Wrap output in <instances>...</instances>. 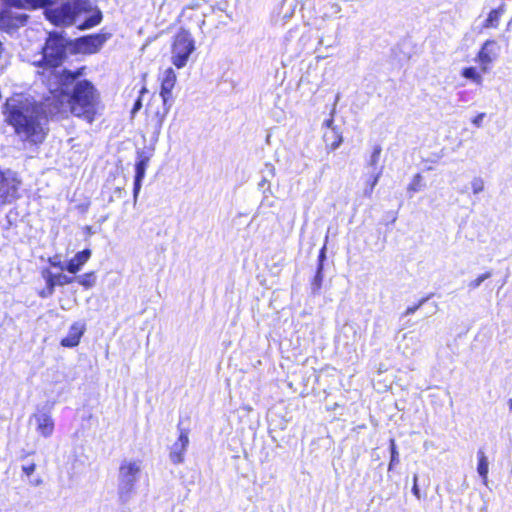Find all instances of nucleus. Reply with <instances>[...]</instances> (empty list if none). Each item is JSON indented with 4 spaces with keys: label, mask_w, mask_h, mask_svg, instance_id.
Masks as SVG:
<instances>
[{
    "label": "nucleus",
    "mask_w": 512,
    "mask_h": 512,
    "mask_svg": "<svg viewBox=\"0 0 512 512\" xmlns=\"http://www.w3.org/2000/svg\"><path fill=\"white\" fill-rule=\"evenodd\" d=\"M390 462L388 465V471L393 470L394 466L399 464V452L396 447L395 440L392 438L390 439Z\"/></svg>",
    "instance_id": "nucleus-29"
},
{
    "label": "nucleus",
    "mask_w": 512,
    "mask_h": 512,
    "mask_svg": "<svg viewBox=\"0 0 512 512\" xmlns=\"http://www.w3.org/2000/svg\"><path fill=\"white\" fill-rule=\"evenodd\" d=\"M73 41L63 36L62 32H51L43 48V60L50 67L48 81L52 86L53 71H59L57 68L66 57L67 49L73 51Z\"/></svg>",
    "instance_id": "nucleus-5"
},
{
    "label": "nucleus",
    "mask_w": 512,
    "mask_h": 512,
    "mask_svg": "<svg viewBox=\"0 0 512 512\" xmlns=\"http://www.w3.org/2000/svg\"><path fill=\"white\" fill-rule=\"evenodd\" d=\"M36 469L35 463H30L28 465L22 466V471L27 475L30 476Z\"/></svg>",
    "instance_id": "nucleus-37"
},
{
    "label": "nucleus",
    "mask_w": 512,
    "mask_h": 512,
    "mask_svg": "<svg viewBox=\"0 0 512 512\" xmlns=\"http://www.w3.org/2000/svg\"><path fill=\"white\" fill-rule=\"evenodd\" d=\"M462 77L473 81L477 85H481L483 82V77L477 71L475 67H466L461 72Z\"/></svg>",
    "instance_id": "nucleus-26"
},
{
    "label": "nucleus",
    "mask_w": 512,
    "mask_h": 512,
    "mask_svg": "<svg viewBox=\"0 0 512 512\" xmlns=\"http://www.w3.org/2000/svg\"><path fill=\"white\" fill-rule=\"evenodd\" d=\"M51 0H8V4L15 8L36 9L51 5Z\"/></svg>",
    "instance_id": "nucleus-22"
},
{
    "label": "nucleus",
    "mask_w": 512,
    "mask_h": 512,
    "mask_svg": "<svg viewBox=\"0 0 512 512\" xmlns=\"http://www.w3.org/2000/svg\"><path fill=\"white\" fill-rule=\"evenodd\" d=\"M20 182L11 171L0 172V199L11 202L18 197Z\"/></svg>",
    "instance_id": "nucleus-9"
},
{
    "label": "nucleus",
    "mask_w": 512,
    "mask_h": 512,
    "mask_svg": "<svg viewBox=\"0 0 512 512\" xmlns=\"http://www.w3.org/2000/svg\"><path fill=\"white\" fill-rule=\"evenodd\" d=\"M172 106V102H162V108L157 109L153 115L151 116L149 125L153 129V134L158 137L160 135L164 120L169 113V110Z\"/></svg>",
    "instance_id": "nucleus-15"
},
{
    "label": "nucleus",
    "mask_w": 512,
    "mask_h": 512,
    "mask_svg": "<svg viewBox=\"0 0 512 512\" xmlns=\"http://www.w3.org/2000/svg\"><path fill=\"white\" fill-rule=\"evenodd\" d=\"M262 173L263 176L258 184V187L263 191V193H265L266 191L270 192V178H273L275 175V167L270 163H266L265 169L263 170Z\"/></svg>",
    "instance_id": "nucleus-23"
},
{
    "label": "nucleus",
    "mask_w": 512,
    "mask_h": 512,
    "mask_svg": "<svg viewBox=\"0 0 512 512\" xmlns=\"http://www.w3.org/2000/svg\"><path fill=\"white\" fill-rule=\"evenodd\" d=\"M492 276V273L491 272H486V273H483L481 275H479L476 279L472 280L469 284H468V287L470 289H476L478 288L486 279L490 278Z\"/></svg>",
    "instance_id": "nucleus-33"
},
{
    "label": "nucleus",
    "mask_w": 512,
    "mask_h": 512,
    "mask_svg": "<svg viewBox=\"0 0 512 512\" xmlns=\"http://www.w3.org/2000/svg\"><path fill=\"white\" fill-rule=\"evenodd\" d=\"M40 296L41 297H50L51 295H48V286L46 285V289L43 290L41 293H40Z\"/></svg>",
    "instance_id": "nucleus-43"
},
{
    "label": "nucleus",
    "mask_w": 512,
    "mask_h": 512,
    "mask_svg": "<svg viewBox=\"0 0 512 512\" xmlns=\"http://www.w3.org/2000/svg\"><path fill=\"white\" fill-rule=\"evenodd\" d=\"M506 11V5L501 4L498 8L492 9L486 20L482 24L483 29L497 28L499 26L501 17Z\"/></svg>",
    "instance_id": "nucleus-21"
},
{
    "label": "nucleus",
    "mask_w": 512,
    "mask_h": 512,
    "mask_svg": "<svg viewBox=\"0 0 512 512\" xmlns=\"http://www.w3.org/2000/svg\"><path fill=\"white\" fill-rule=\"evenodd\" d=\"M319 43H320V44H324V40H323V39H320Z\"/></svg>",
    "instance_id": "nucleus-48"
},
{
    "label": "nucleus",
    "mask_w": 512,
    "mask_h": 512,
    "mask_svg": "<svg viewBox=\"0 0 512 512\" xmlns=\"http://www.w3.org/2000/svg\"><path fill=\"white\" fill-rule=\"evenodd\" d=\"M422 179L423 178L420 174H416L413 177L412 182L408 186V191L419 192L420 190H422Z\"/></svg>",
    "instance_id": "nucleus-32"
},
{
    "label": "nucleus",
    "mask_w": 512,
    "mask_h": 512,
    "mask_svg": "<svg viewBox=\"0 0 512 512\" xmlns=\"http://www.w3.org/2000/svg\"><path fill=\"white\" fill-rule=\"evenodd\" d=\"M142 474V461L124 459L118 470L117 493L121 504L128 503L136 492V484Z\"/></svg>",
    "instance_id": "nucleus-4"
},
{
    "label": "nucleus",
    "mask_w": 512,
    "mask_h": 512,
    "mask_svg": "<svg viewBox=\"0 0 512 512\" xmlns=\"http://www.w3.org/2000/svg\"><path fill=\"white\" fill-rule=\"evenodd\" d=\"M37 423V431L44 437H50L54 430V422L52 417L47 413H38L34 415Z\"/></svg>",
    "instance_id": "nucleus-19"
},
{
    "label": "nucleus",
    "mask_w": 512,
    "mask_h": 512,
    "mask_svg": "<svg viewBox=\"0 0 512 512\" xmlns=\"http://www.w3.org/2000/svg\"><path fill=\"white\" fill-rule=\"evenodd\" d=\"M477 456H478L477 472L483 479L484 484H486L487 478H488V471H489L488 459H487L484 451H482V450L478 451Z\"/></svg>",
    "instance_id": "nucleus-25"
},
{
    "label": "nucleus",
    "mask_w": 512,
    "mask_h": 512,
    "mask_svg": "<svg viewBox=\"0 0 512 512\" xmlns=\"http://www.w3.org/2000/svg\"><path fill=\"white\" fill-rule=\"evenodd\" d=\"M381 152H382V147L380 145L377 144L373 147V151L369 157V160L367 161V165H368V167L372 168V172L378 171L377 165L380 160Z\"/></svg>",
    "instance_id": "nucleus-27"
},
{
    "label": "nucleus",
    "mask_w": 512,
    "mask_h": 512,
    "mask_svg": "<svg viewBox=\"0 0 512 512\" xmlns=\"http://www.w3.org/2000/svg\"><path fill=\"white\" fill-rule=\"evenodd\" d=\"M110 38V34L98 33L79 37L72 40L73 52L93 54L98 52L105 42Z\"/></svg>",
    "instance_id": "nucleus-7"
},
{
    "label": "nucleus",
    "mask_w": 512,
    "mask_h": 512,
    "mask_svg": "<svg viewBox=\"0 0 512 512\" xmlns=\"http://www.w3.org/2000/svg\"><path fill=\"white\" fill-rule=\"evenodd\" d=\"M195 50V41L191 33L180 29L174 36L171 49V61L178 68L186 66L188 59Z\"/></svg>",
    "instance_id": "nucleus-6"
},
{
    "label": "nucleus",
    "mask_w": 512,
    "mask_h": 512,
    "mask_svg": "<svg viewBox=\"0 0 512 512\" xmlns=\"http://www.w3.org/2000/svg\"><path fill=\"white\" fill-rule=\"evenodd\" d=\"M10 225H11L10 221H6V222H5L4 224H2V226H1V227H2V230H3L4 232H5V231H8V230H9V228H10Z\"/></svg>",
    "instance_id": "nucleus-42"
},
{
    "label": "nucleus",
    "mask_w": 512,
    "mask_h": 512,
    "mask_svg": "<svg viewBox=\"0 0 512 512\" xmlns=\"http://www.w3.org/2000/svg\"><path fill=\"white\" fill-rule=\"evenodd\" d=\"M340 99V94L338 93L336 95V98H335V103H334V106L330 112V118L325 120L323 125L325 127H327L328 129H330L331 133L335 135L336 137V140L333 141L331 144H330V148L332 150H336L340 145L341 143L343 142V137L341 135V132L339 131V129L334 125V114L336 112V105L338 103Z\"/></svg>",
    "instance_id": "nucleus-18"
},
{
    "label": "nucleus",
    "mask_w": 512,
    "mask_h": 512,
    "mask_svg": "<svg viewBox=\"0 0 512 512\" xmlns=\"http://www.w3.org/2000/svg\"><path fill=\"white\" fill-rule=\"evenodd\" d=\"M429 299V297L422 298L416 305L410 306L404 312V316H409L414 314L420 307L424 305V303Z\"/></svg>",
    "instance_id": "nucleus-34"
},
{
    "label": "nucleus",
    "mask_w": 512,
    "mask_h": 512,
    "mask_svg": "<svg viewBox=\"0 0 512 512\" xmlns=\"http://www.w3.org/2000/svg\"><path fill=\"white\" fill-rule=\"evenodd\" d=\"M146 91V88H142L141 93H145Z\"/></svg>",
    "instance_id": "nucleus-47"
},
{
    "label": "nucleus",
    "mask_w": 512,
    "mask_h": 512,
    "mask_svg": "<svg viewBox=\"0 0 512 512\" xmlns=\"http://www.w3.org/2000/svg\"><path fill=\"white\" fill-rule=\"evenodd\" d=\"M417 481H418V476L415 474L414 477H413L412 493H413V495L416 498L420 499L421 498V494H420V490H419Z\"/></svg>",
    "instance_id": "nucleus-35"
},
{
    "label": "nucleus",
    "mask_w": 512,
    "mask_h": 512,
    "mask_svg": "<svg viewBox=\"0 0 512 512\" xmlns=\"http://www.w3.org/2000/svg\"><path fill=\"white\" fill-rule=\"evenodd\" d=\"M149 160L150 155L146 154L144 151L137 152V161L135 164V177L133 187L134 203H136L139 192L141 190L142 180L145 177L146 168L148 166Z\"/></svg>",
    "instance_id": "nucleus-11"
},
{
    "label": "nucleus",
    "mask_w": 512,
    "mask_h": 512,
    "mask_svg": "<svg viewBox=\"0 0 512 512\" xmlns=\"http://www.w3.org/2000/svg\"><path fill=\"white\" fill-rule=\"evenodd\" d=\"M322 264H318L317 272L314 277L313 283H312V290L314 293H316L320 288L323 280V274H322Z\"/></svg>",
    "instance_id": "nucleus-30"
},
{
    "label": "nucleus",
    "mask_w": 512,
    "mask_h": 512,
    "mask_svg": "<svg viewBox=\"0 0 512 512\" xmlns=\"http://www.w3.org/2000/svg\"><path fill=\"white\" fill-rule=\"evenodd\" d=\"M323 137H324L325 142H326L327 144H329V145H330L333 141H335V140H336L335 135H334V134H332V133H331V131H329V132L325 133Z\"/></svg>",
    "instance_id": "nucleus-39"
},
{
    "label": "nucleus",
    "mask_w": 512,
    "mask_h": 512,
    "mask_svg": "<svg viewBox=\"0 0 512 512\" xmlns=\"http://www.w3.org/2000/svg\"><path fill=\"white\" fill-rule=\"evenodd\" d=\"M90 257L91 251L89 249H84L76 253V255L67 262L65 269L71 274H76Z\"/></svg>",
    "instance_id": "nucleus-20"
},
{
    "label": "nucleus",
    "mask_w": 512,
    "mask_h": 512,
    "mask_svg": "<svg viewBox=\"0 0 512 512\" xmlns=\"http://www.w3.org/2000/svg\"><path fill=\"white\" fill-rule=\"evenodd\" d=\"M486 116L485 113H479L476 117H474L472 119V123L476 126V127H481L482 126V121L484 119V117Z\"/></svg>",
    "instance_id": "nucleus-38"
},
{
    "label": "nucleus",
    "mask_w": 512,
    "mask_h": 512,
    "mask_svg": "<svg viewBox=\"0 0 512 512\" xmlns=\"http://www.w3.org/2000/svg\"><path fill=\"white\" fill-rule=\"evenodd\" d=\"M42 482H43L42 479L39 478V479H36L34 481H31V484L33 486H40L42 484Z\"/></svg>",
    "instance_id": "nucleus-44"
},
{
    "label": "nucleus",
    "mask_w": 512,
    "mask_h": 512,
    "mask_svg": "<svg viewBox=\"0 0 512 512\" xmlns=\"http://www.w3.org/2000/svg\"><path fill=\"white\" fill-rule=\"evenodd\" d=\"M74 280L85 288H91L95 285L96 276L94 272H89L78 277H74Z\"/></svg>",
    "instance_id": "nucleus-28"
},
{
    "label": "nucleus",
    "mask_w": 512,
    "mask_h": 512,
    "mask_svg": "<svg viewBox=\"0 0 512 512\" xmlns=\"http://www.w3.org/2000/svg\"><path fill=\"white\" fill-rule=\"evenodd\" d=\"M28 20V15L13 12L11 9L0 11V30L12 34Z\"/></svg>",
    "instance_id": "nucleus-10"
},
{
    "label": "nucleus",
    "mask_w": 512,
    "mask_h": 512,
    "mask_svg": "<svg viewBox=\"0 0 512 512\" xmlns=\"http://www.w3.org/2000/svg\"><path fill=\"white\" fill-rule=\"evenodd\" d=\"M42 274L48 286V295H53L56 286H64L74 281V277L63 273L54 274L50 270H44Z\"/></svg>",
    "instance_id": "nucleus-14"
},
{
    "label": "nucleus",
    "mask_w": 512,
    "mask_h": 512,
    "mask_svg": "<svg viewBox=\"0 0 512 512\" xmlns=\"http://www.w3.org/2000/svg\"><path fill=\"white\" fill-rule=\"evenodd\" d=\"M398 347L406 357L412 356L420 348V339L413 332L405 333Z\"/></svg>",
    "instance_id": "nucleus-17"
},
{
    "label": "nucleus",
    "mask_w": 512,
    "mask_h": 512,
    "mask_svg": "<svg viewBox=\"0 0 512 512\" xmlns=\"http://www.w3.org/2000/svg\"><path fill=\"white\" fill-rule=\"evenodd\" d=\"M325 250H326V247L323 246L322 249L320 250V254L318 256V264H322L323 265V261L326 259V253H325Z\"/></svg>",
    "instance_id": "nucleus-41"
},
{
    "label": "nucleus",
    "mask_w": 512,
    "mask_h": 512,
    "mask_svg": "<svg viewBox=\"0 0 512 512\" xmlns=\"http://www.w3.org/2000/svg\"><path fill=\"white\" fill-rule=\"evenodd\" d=\"M178 429L180 432L179 438L171 446L169 454V458L173 464H180L184 461V454L189 444L188 432L185 429H182L180 425H178Z\"/></svg>",
    "instance_id": "nucleus-12"
},
{
    "label": "nucleus",
    "mask_w": 512,
    "mask_h": 512,
    "mask_svg": "<svg viewBox=\"0 0 512 512\" xmlns=\"http://www.w3.org/2000/svg\"><path fill=\"white\" fill-rule=\"evenodd\" d=\"M500 50V45L493 39H488L483 43L475 58L482 72L489 71L490 65L499 57Z\"/></svg>",
    "instance_id": "nucleus-8"
},
{
    "label": "nucleus",
    "mask_w": 512,
    "mask_h": 512,
    "mask_svg": "<svg viewBox=\"0 0 512 512\" xmlns=\"http://www.w3.org/2000/svg\"><path fill=\"white\" fill-rule=\"evenodd\" d=\"M383 173V167H380L377 172H371L370 178L367 180L363 195L367 198L372 196L374 187L378 184L379 179Z\"/></svg>",
    "instance_id": "nucleus-24"
},
{
    "label": "nucleus",
    "mask_w": 512,
    "mask_h": 512,
    "mask_svg": "<svg viewBox=\"0 0 512 512\" xmlns=\"http://www.w3.org/2000/svg\"><path fill=\"white\" fill-rule=\"evenodd\" d=\"M5 115L7 123L22 140L34 144L44 141L47 117L42 106L32 98L15 95L7 99Z\"/></svg>",
    "instance_id": "nucleus-2"
},
{
    "label": "nucleus",
    "mask_w": 512,
    "mask_h": 512,
    "mask_svg": "<svg viewBox=\"0 0 512 512\" xmlns=\"http://www.w3.org/2000/svg\"><path fill=\"white\" fill-rule=\"evenodd\" d=\"M471 188H472L473 194H475V195L483 192L484 180L479 176L474 177L471 181Z\"/></svg>",
    "instance_id": "nucleus-31"
},
{
    "label": "nucleus",
    "mask_w": 512,
    "mask_h": 512,
    "mask_svg": "<svg viewBox=\"0 0 512 512\" xmlns=\"http://www.w3.org/2000/svg\"><path fill=\"white\" fill-rule=\"evenodd\" d=\"M83 68L73 72L67 69L53 71L52 86L60 93V108L56 113L71 114L92 123L99 106V94L93 84L88 80H81Z\"/></svg>",
    "instance_id": "nucleus-1"
},
{
    "label": "nucleus",
    "mask_w": 512,
    "mask_h": 512,
    "mask_svg": "<svg viewBox=\"0 0 512 512\" xmlns=\"http://www.w3.org/2000/svg\"><path fill=\"white\" fill-rule=\"evenodd\" d=\"M46 17L56 25H73L82 15L91 13L77 27L80 30L90 29L102 21V12L93 10L90 0H63L55 8L46 9Z\"/></svg>",
    "instance_id": "nucleus-3"
},
{
    "label": "nucleus",
    "mask_w": 512,
    "mask_h": 512,
    "mask_svg": "<svg viewBox=\"0 0 512 512\" xmlns=\"http://www.w3.org/2000/svg\"><path fill=\"white\" fill-rule=\"evenodd\" d=\"M49 263H50L51 266L57 267V268H59L62 271L66 270L65 269V265L60 260H58L56 257L49 258Z\"/></svg>",
    "instance_id": "nucleus-36"
},
{
    "label": "nucleus",
    "mask_w": 512,
    "mask_h": 512,
    "mask_svg": "<svg viewBox=\"0 0 512 512\" xmlns=\"http://www.w3.org/2000/svg\"><path fill=\"white\" fill-rule=\"evenodd\" d=\"M141 108H142V101H141V97H139V98L135 101V103H134V105H133V108H132L131 113H132V114H135V113H136V112H138Z\"/></svg>",
    "instance_id": "nucleus-40"
},
{
    "label": "nucleus",
    "mask_w": 512,
    "mask_h": 512,
    "mask_svg": "<svg viewBox=\"0 0 512 512\" xmlns=\"http://www.w3.org/2000/svg\"><path fill=\"white\" fill-rule=\"evenodd\" d=\"M176 73L172 68H167L163 73L161 80V90L159 98L162 102H169L172 100V90L176 84Z\"/></svg>",
    "instance_id": "nucleus-13"
},
{
    "label": "nucleus",
    "mask_w": 512,
    "mask_h": 512,
    "mask_svg": "<svg viewBox=\"0 0 512 512\" xmlns=\"http://www.w3.org/2000/svg\"><path fill=\"white\" fill-rule=\"evenodd\" d=\"M509 412H512V398L508 401Z\"/></svg>",
    "instance_id": "nucleus-45"
},
{
    "label": "nucleus",
    "mask_w": 512,
    "mask_h": 512,
    "mask_svg": "<svg viewBox=\"0 0 512 512\" xmlns=\"http://www.w3.org/2000/svg\"><path fill=\"white\" fill-rule=\"evenodd\" d=\"M85 331V325L80 322H75L71 325L68 334L61 340V345L64 347H75L79 344L80 339Z\"/></svg>",
    "instance_id": "nucleus-16"
},
{
    "label": "nucleus",
    "mask_w": 512,
    "mask_h": 512,
    "mask_svg": "<svg viewBox=\"0 0 512 512\" xmlns=\"http://www.w3.org/2000/svg\"><path fill=\"white\" fill-rule=\"evenodd\" d=\"M466 192H467V189H466V188H462L461 190H459V193H461V194H464V193H466Z\"/></svg>",
    "instance_id": "nucleus-46"
}]
</instances>
